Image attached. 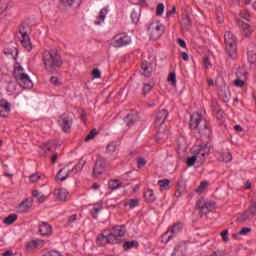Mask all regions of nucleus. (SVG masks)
Wrapping results in <instances>:
<instances>
[{"label":"nucleus","mask_w":256,"mask_h":256,"mask_svg":"<svg viewBox=\"0 0 256 256\" xmlns=\"http://www.w3.org/2000/svg\"><path fill=\"white\" fill-rule=\"evenodd\" d=\"M42 61L44 69L47 73H50V75L57 73V71L63 67V57L61 53L55 49L45 50L42 54Z\"/></svg>","instance_id":"nucleus-1"},{"label":"nucleus","mask_w":256,"mask_h":256,"mask_svg":"<svg viewBox=\"0 0 256 256\" xmlns=\"http://www.w3.org/2000/svg\"><path fill=\"white\" fill-rule=\"evenodd\" d=\"M14 77L23 89H33V81L29 75L23 72L21 65L14 67Z\"/></svg>","instance_id":"nucleus-2"},{"label":"nucleus","mask_w":256,"mask_h":256,"mask_svg":"<svg viewBox=\"0 0 256 256\" xmlns=\"http://www.w3.org/2000/svg\"><path fill=\"white\" fill-rule=\"evenodd\" d=\"M224 41L229 57L235 59L237 57V38H235L231 31H228L224 34Z\"/></svg>","instance_id":"nucleus-3"},{"label":"nucleus","mask_w":256,"mask_h":256,"mask_svg":"<svg viewBox=\"0 0 256 256\" xmlns=\"http://www.w3.org/2000/svg\"><path fill=\"white\" fill-rule=\"evenodd\" d=\"M167 117H169V111L167 109H162L156 114V118L154 121V125L157 130L156 139H163L165 136L163 133H165V129L161 130V125L167 121Z\"/></svg>","instance_id":"nucleus-4"},{"label":"nucleus","mask_w":256,"mask_h":256,"mask_svg":"<svg viewBox=\"0 0 256 256\" xmlns=\"http://www.w3.org/2000/svg\"><path fill=\"white\" fill-rule=\"evenodd\" d=\"M163 33H165V26L161 24V22L155 21L149 24L148 35H150V39L152 41H157V39H161Z\"/></svg>","instance_id":"nucleus-5"},{"label":"nucleus","mask_w":256,"mask_h":256,"mask_svg":"<svg viewBox=\"0 0 256 256\" xmlns=\"http://www.w3.org/2000/svg\"><path fill=\"white\" fill-rule=\"evenodd\" d=\"M139 119L138 114H128L126 117H124L120 124H117L114 127V131H121V129L122 131H129V128L133 127V125H135Z\"/></svg>","instance_id":"nucleus-6"},{"label":"nucleus","mask_w":256,"mask_h":256,"mask_svg":"<svg viewBox=\"0 0 256 256\" xmlns=\"http://www.w3.org/2000/svg\"><path fill=\"white\" fill-rule=\"evenodd\" d=\"M125 233H127V231L125 230V225L114 226L112 228V232L109 235L110 237H112L114 245H119L123 242L121 237H125Z\"/></svg>","instance_id":"nucleus-7"},{"label":"nucleus","mask_w":256,"mask_h":256,"mask_svg":"<svg viewBox=\"0 0 256 256\" xmlns=\"http://www.w3.org/2000/svg\"><path fill=\"white\" fill-rule=\"evenodd\" d=\"M129 43H131V36L125 33H119L114 36L112 46L115 47V49H119L126 47Z\"/></svg>","instance_id":"nucleus-8"},{"label":"nucleus","mask_w":256,"mask_h":256,"mask_svg":"<svg viewBox=\"0 0 256 256\" xmlns=\"http://www.w3.org/2000/svg\"><path fill=\"white\" fill-rule=\"evenodd\" d=\"M215 202H206L205 199H200L196 203V207L200 210L201 215H207L215 209Z\"/></svg>","instance_id":"nucleus-9"},{"label":"nucleus","mask_w":256,"mask_h":256,"mask_svg":"<svg viewBox=\"0 0 256 256\" xmlns=\"http://www.w3.org/2000/svg\"><path fill=\"white\" fill-rule=\"evenodd\" d=\"M58 123L60 127H62L64 133H67V131L71 129V125H73V118L71 117V114H62V117H60Z\"/></svg>","instance_id":"nucleus-10"},{"label":"nucleus","mask_w":256,"mask_h":256,"mask_svg":"<svg viewBox=\"0 0 256 256\" xmlns=\"http://www.w3.org/2000/svg\"><path fill=\"white\" fill-rule=\"evenodd\" d=\"M105 167H107V161L105 158L98 157L93 168V175H95V177L102 175L105 171Z\"/></svg>","instance_id":"nucleus-11"},{"label":"nucleus","mask_w":256,"mask_h":256,"mask_svg":"<svg viewBox=\"0 0 256 256\" xmlns=\"http://www.w3.org/2000/svg\"><path fill=\"white\" fill-rule=\"evenodd\" d=\"M107 243H110L111 245H115L113 242V238L110 234H108L107 236L103 233L98 234L97 238H96V244L98 247H105V245H107Z\"/></svg>","instance_id":"nucleus-12"},{"label":"nucleus","mask_w":256,"mask_h":256,"mask_svg":"<svg viewBox=\"0 0 256 256\" xmlns=\"http://www.w3.org/2000/svg\"><path fill=\"white\" fill-rule=\"evenodd\" d=\"M201 121H203V116L199 112H194L190 116V128L191 129H198L199 125L201 124Z\"/></svg>","instance_id":"nucleus-13"},{"label":"nucleus","mask_w":256,"mask_h":256,"mask_svg":"<svg viewBox=\"0 0 256 256\" xmlns=\"http://www.w3.org/2000/svg\"><path fill=\"white\" fill-rule=\"evenodd\" d=\"M199 133L202 141L211 139V128H209V124L207 122H204V124L199 127Z\"/></svg>","instance_id":"nucleus-14"},{"label":"nucleus","mask_w":256,"mask_h":256,"mask_svg":"<svg viewBox=\"0 0 256 256\" xmlns=\"http://www.w3.org/2000/svg\"><path fill=\"white\" fill-rule=\"evenodd\" d=\"M11 113V103L2 99L0 101V117H7V114Z\"/></svg>","instance_id":"nucleus-15"},{"label":"nucleus","mask_w":256,"mask_h":256,"mask_svg":"<svg viewBox=\"0 0 256 256\" xmlns=\"http://www.w3.org/2000/svg\"><path fill=\"white\" fill-rule=\"evenodd\" d=\"M39 233H40V235H43V236L52 235V233H53V227L50 226V224L47 223V222H42V223L39 225Z\"/></svg>","instance_id":"nucleus-16"},{"label":"nucleus","mask_w":256,"mask_h":256,"mask_svg":"<svg viewBox=\"0 0 256 256\" xmlns=\"http://www.w3.org/2000/svg\"><path fill=\"white\" fill-rule=\"evenodd\" d=\"M29 33H31V26L27 22H23L19 27L17 37H29Z\"/></svg>","instance_id":"nucleus-17"},{"label":"nucleus","mask_w":256,"mask_h":256,"mask_svg":"<svg viewBox=\"0 0 256 256\" xmlns=\"http://www.w3.org/2000/svg\"><path fill=\"white\" fill-rule=\"evenodd\" d=\"M211 152V148H209V144L200 145L198 149L194 151L195 155H202V157H209V153Z\"/></svg>","instance_id":"nucleus-18"},{"label":"nucleus","mask_w":256,"mask_h":256,"mask_svg":"<svg viewBox=\"0 0 256 256\" xmlns=\"http://www.w3.org/2000/svg\"><path fill=\"white\" fill-rule=\"evenodd\" d=\"M31 207H33V199L26 198L19 204V209L22 213L27 212Z\"/></svg>","instance_id":"nucleus-19"},{"label":"nucleus","mask_w":256,"mask_h":256,"mask_svg":"<svg viewBox=\"0 0 256 256\" xmlns=\"http://www.w3.org/2000/svg\"><path fill=\"white\" fill-rule=\"evenodd\" d=\"M183 229V223L181 222H177L175 223L173 226H171L167 232H165L163 235H162V239H165V237H167V234L168 233H179L181 232V230Z\"/></svg>","instance_id":"nucleus-20"},{"label":"nucleus","mask_w":256,"mask_h":256,"mask_svg":"<svg viewBox=\"0 0 256 256\" xmlns=\"http://www.w3.org/2000/svg\"><path fill=\"white\" fill-rule=\"evenodd\" d=\"M54 195L56 197L55 198L56 201H66L68 192H67V190H65L63 188H60V189H56L54 191Z\"/></svg>","instance_id":"nucleus-21"},{"label":"nucleus","mask_w":256,"mask_h":256,"mask_svg":"<svg viewBox=\"0 0 256 256\" xmlns=\"http://www.w3.org/2000/svg\"><path fill=\"white\" fill-rule=\"evenodd\" d=\"M41 149H43L44 153H47V151L53 153V151L57 149V144L55 141H48L41 146Z\"/></svg>","instance_id":"nucleus-22"},{"label":"nucleus","mask_w":256,"mask_h":256,"mask_svg":"<svg viewBox=\"0 0 256 256\" xmlns=\"http://www.w3.org/2000/svg\"><path fill=\"white\" fill-rule=\"evenodd\" d=\"M249 219H253V216L246 210L238 215L236 221L237 223H247Z\"/></svg>","instance_id":"nucleus-23"},{"label":"nucleus","mask_w":256,"mask_h":256,"mask_svg":"<svg viewBox=\"0 0 256 256\" xmlns=\"http://www.w3.org/2000/svg\"><path fill=\"white\" fill-rule=\"evenodd\" d=\"M21 45L24 47L25 50L31 51L33 49V44H31V39L29 36L26 37H19Z\"/></svg>","instance_id":"nucleus-24"},{"label":"nucleus","mask_w":256,"mask_h":256,"mask_svg":"<svg viewBox=\"0 0 256 256\" xmlns=\"http://www.w3.org/2000/svg\"><path fill=\"white\" fill-rule=\"evenodd\" d=\"M144 198H145L146 203H154V201L157 200V196H155V193L151 189H148L144 193Z\"/></svg>","instance_id":"nucleus-25"},{"label":"nucleus","mask_w":256,"mask_h":256,"mask_svg":"<svg viewBox=\"0 0 256 256\" xmlns=\"http://www.w3.org/2000/svg\"><path fill=\"white\" fill-rule=\"evenodd\" d=\"M239 26L241 27V29L244 32V37H250L251 33H253V30H251V26H249V24H247L245 22H240Z\"/></svg>","instance_id":"nucleus-26"},{"label":"nucleus","mask_w":256,"mask_h":256,"mask_svg":"<svg viewBox=\"0 0 256 256\" xmlns=\"http://www.w3.org/2000/svg\"><path fill=\"white\" fill-rule=\"evenodd\" d=\"M4 55H10L12 59H17V55H19V50L16 47L6 48L4 49Z\"/></svg>","instance_id":"nucleus-27"},{"label":"nucleus","mask_w":256,"mask_h":256,"mask_svg":"<svg viewBox=\"0 0 256 256\" xmlns=\"http://www.w3.org/2000/svg\"><path fill=\"white\" fill-rule=\"evenodd\" d=\"M218 159L224 163H229V161L233 160V156L231 155V152H222L219 154Z\"/></svg>","instance_id":"nucleus-28"},{"label":"nucleus","mask_w":256,"mask_h":256,"mask_svg":"<svg viewBox=\"0 0 256 256\" xmlns=\"http://www.w3.org/2000/svg\"><path fill=\"white\" fill-rule=\"evenodd\" d=\"M149 67H151V63L147 61L142 62L141 69L144 77H151V70H149Z\"/></svg>","instance_id":"nucleus-29"},{"label":"nucleus","mask_w":256,"mask_h":256,"mask_svg":"<svg viewBox=\"0 0 256 256\" xmlns=\"http://www.w3.org/2000/svg\"><path fill=\"white\" fill-rule=\"evenodd\" d=\"M65 7H79L81 5V0H60Z\"/></svg>","instance_id":"nucleus-30"},{"label":"nucleus","mask_w":256,"mask_h":256,"mask_svg":"<svg viewBox=\"0 0 256 256\" xmlns=\"http://www.w3.org/2000/svg\"><path fill=\"white\" fill-rule=\"evenodd\" d=\"M169 183H171L169 179L159 180L158 185L160 187V191H169L170 189Z\"/></svg>","instance_id":"nucleus-31"},{"label":"nucleus","mask_w":256,"mask_h":256,"mask_svg":"<svg viewBox=\"0 0 256 256\" xmlns=\"http://www.w3.org/2000/svg\"><path fill=\"white\" fill-rule=\"evenodd\" d=\"M181 25L184 29L188 30L191 27V17L185 14L182 16Z\"/></svg>","instance_id":"nucleus-32"},{"label":"nucleus","mask_w":256,"mask_h":256,"mask_svg":"<svg viewBox=\"0 0 256 256\" xmlns=\"http://www.w3.org/2000/svg\"><path fill=\"white\" fill-rule=\"evenodd\" d=\"M63 171H65V168H62L59 170L58 174L55 177L56 181L63 182L67 179V177H69V172H67L65 175H63Z\"/></svg>","instance_id":"nucleus-33"},{"label":"nucleus","mask_w":256,"mask_h":256,"mask_svg":"<svg viewBox=\"0 0 256 256\" xmlns=\"http://www.w3.org/2000/svg\"><path fill=\"white\" fill-rule=\"evenodd\" d=\"M17 219V214H10L8 217H6L3 220V223H5V225H13V223H15Z\"/></svg>","instance_id":"nucleus-34"},{"label":"nucleus","mask_w":256,"mask_h":256,"mask_svg":"<svg viewBox=\"0 0 256 256\" xmlns=\"http://www.w3.org/2000/svg\"><path fill=\"white\" fill-rule=\"evenodd\" d=\"M41 243H44V241L43 240H34V241L29 242L26 245V247H27V249H37V247H39Z\"/></svg>","instance_id":"nucleus-35"},{"label":"nucleus","mask_w":256,"mask_h":256,"mask_svg":"<svg viewBox=\"0 0 256 256\" xmlns=\"http://www.w3.org/2000/svg\"><path fill=\"white\" fill-rule=\"evenodd\" d=\"M108 187L109 189H111V191H115V189H119V187H121V183L119 182V180H111L108 183Z\"/></svg>","instance_id":"nucleus-36"},{"label":"nucleus","mask_w":256,"mask_h":256,"mask_svg":"<svg viewBox=\"0 0 256 256\" xmlns=\"http://www.w3.org/2000/svg\"><path fill=\"white\" fill-rule=\"evenodd\" d=\"M248 62L250 65H256V52L248 51Z\"/></svg>","instance_id":"nucleus-37"},{"label":"nucleus","mask_w":256,"mask_h":256,"mask_svg":"<svg viewBox=\"0 0 256 256\" xmlns=\"http://www.w3.org/2000/svg\"><path fill=\"white\" fill-rule=\"evenodd\" d=\"M168 81L171 83L172 87H177V75L175 72L169 74Z\"/></svg>","instance_id":"nucleus-38"},{"label":"nucleus","mask_w":256,"mask_h":256,"mask_svg":"<svg viewBox=\"0 0 256 256\" xmlns=\"http://www.w3.org/2000/svg\"><path fill=\"white\" fill-rule=\"evenodd\" d=\"M132 247H139V242L137 241H128L123 244V249H132Z\"/></svg>","instance_id":"nucleus-39"},{"label":"nucleus","mask_w":256,"mask_h":256,"mask_svg":"<svg viewBox=\"0 0 256 256\" xmlns=\"http://www.w3.org/2000/svg\"><path fill=\"white\" fill-rule=\"evenodd\" d=\"M136 163H137L138 169H143V167L147 165V160L143 157H137Z\"/></svg>","instance_id":"nucleus-40"},{"label":"nucleus","mask_w":256,"mask_h":256,"mask_svg":"<svg viewBox=\"0 0 256 256\" xmlns=\"http://www.w3.org/2000/svg\"><path fill=\"white\" fill-rule=\"evenodd\" d=\"M85 163H87V161L83 160V158L79 160V162L74 167L76 173H79V171L83 170V167H85Z\"/></svg>","instance_id":"nucleus-41"},{"label":"nucleus","mask_w":256,"mask_h":256,"mask_svg":"<svg viewBox=\"0 0 256 256\" xmlns=\"http://www.w3.org/2000/svg\"><path fill=\"white\" fill-rule=\"evenodd\" d=\"M125 206H129L130 209H134V207H137L139 205V199H130L124 204Z\"/></svg>","instance_id":"nucleus-42"},{"label":"nucleus","mask_w":256,"mask_h":256,"mask_svg":"<svg viewBox=\"0 0 256 256\" xmlns=\"http://www.w3.org/2000/svg\"><path fill=\"white\" fill-rule=\"evenodd\" d=\"M248 211V213L252 216V217H255V213H256V201H253L248 209L246 210Z\"/></svg>","instance_id":"nucleus-43"},{"label":"nucleus","mask_w":256,"mask_h":256,"mask_svg":"<svg viewBox=\"0 0 256 256\" xmlns=\"http://www.w3.org/2000/svg\"><path fill=\"white\" fill-rule=\"evenodd\" d=\"M209 185L208 182H201L199 187L196 189V193H203V191H205V189H207V186Z\"/></svg>","instance_id":"nucleus-44"},{"label":"nucleus","mask_w":256,"mask_h":256,"mask_svg":"<svg viewBox=\"0 0 256 256\" xmlns=\"http://www.w3.org/2000/svg\"><path fill=\"white\" fill-rule=\"evenodd\" d=\"M198 158L194 155L192 157H189L186 161V165L188 167H193V165H195V163L197 162Z\"/></svg>","instance_id":"nucleus-45"},{"label":"nucleus","mask_w":256,"mask_h":256,"mask_svg":"<svg viewBox=\"0 0 256 256\" xmlns=\"http://www.w3.org/2000/svg\"><path fill=\"white\" fill-rule=\"evenodd\" d=\"M95 135H97V129H92L89 134L86 136L85 141H91V139H95Z\"/></svg>","instance_id":"nucleus-46"},{"label":"nucleus","mask_w":256,"mask_h":256,"mask_svg":"<svg viewBox=\"0 0 256 256\" xmlns=\"http://www.w3.org/2000/svg\"><path fill=\"white\" fill-rule=\"evenodd\" d=\"M164 11H165V5H163V3L158 4L156 8V15L161 16L163 15Z\"/></svg>","instance_id":"nucleus-47"},{"label":"nucleus","mask_w":256,"mask_h":256,"mask_svg":"<svg viewBox=\"0 0 256 256\" xmlns=\"http://www.w3.org/2000/svg\"><path fill=\"white\" fill-rule=\"evenodd\" d=\"M116 150H117V145L110 143L107 145L106 153H115Z\"/></svg>","instance_id":"nucleus-48"},{"label":"nucleus","mask_w":256,"mask_h":256,"mask_svg":"<svg viewBox=\"0 0 256 256\" xmlns=\"http://www.w3.org/2000/svg\"><path fill=\"white\" fill-rule=\"evenodd\" d=\"M107 13H109V9H107V8H103L100 11V15H99L100 21H105V15H107Z\"/></svg>","instance_id":"nucleus-49"},{"label":"nucleus","mask_w":256,"mask_h":256,"mask_svg":"<svg viewBox=\"0 0 256 256\" xmlns=\"http://www.w3.org/2000/svg\"><path fill=\"white\" fill-rule=\"evenodd\" d=\"M31 183H37L39 179H41V175H38L37 173L30 175L29 177Z\"/></svg>","instance_id":"nucleus-50"},{"label":"nucleus","mask_w":256,"mask_h":256,"mask_svg":"<svg viewBox=\"0 0 256 256\" xmlns=\"http://www.w3.org/2000/svg\"><path fill=\"white\" fill-rule=\"evenodd\" d=\"M50 83H52V85H55L56 87H59V85H61V82L59 81V78L52 76L50 78Z\"/></svg>","instance_id":"nucleus-51"},{"label":"nucleus","mask_w":256,"mask_h":256,"mask_svg":"<svg viewBox=\"0 0 256 256\" xmlns=\"http://www.w3.org/2000/svg\"><path fill=\"white\" fill-rule=\"evenodd\" d=\"M92 75L94 79H101V71L99 69H93Z\"/></svg>","instance_id":"nucleus-52"},{"label":"nucleus","mask_w":256,"mask_h":256,"mask_svg":"<svg viewBox=\"0 0 256 256\" xmlns=\"http://www.w3.org/2000/svg\"><path fill=\"white\" fill-rule=\"evenodd\" d=\"M152 89H153V86H151L150 83L144 84V87H143L144 95H147V93H149V91H151Z\"/></svg>","instance_id":"nucleus-53"},{"label":"nucleus","mask_w":256,"mask_h":256,"mask_svg":"<svg viewBox=\"0 0 256 256\" xmlns=\"http://www.w3.org/2000/svg\"><path fill=\"white\" fill-rule=\"evenodd\" d=\"M248 233H251V228L244 227L238 232V235H247Z\"/></svg>","instance_id":"nucleus-54"},{"label":"nucleus","mask_w":256,"mask_h":256,"mask_svg":"<svg viewBox=\"0 0 256 256\" xmlns=\"http://www.w3.org/2000/svg\"><path fill=\"white\" fill-rule=\"evenodd\" d=\"M174 13H177V8L175 6H173V8L171 10H168L166 12V17L169 18V17H171V15H174Z\"/></svg>","instance_id":"nucleus-55"},{"label":"nucleus","mask_w":256,"mask_h":256,"mask_svg":"<svg viewBox=\"0 0 256 256\" xmlns=\"http://www.w3.org/2000/svg\"><path fill=\"white\" fill-rule=\"evenodd\" d=\"M227 235H229V231L227 230H224L222 233H221V236H222V239L225 243H227V241H229V238L227 237Z\"/></svg>","instance_id":"nucleus-56"},{"label":"nucleus","mask_w":256,"mask_h":256,"mask_svg":"<svg viewBox=\"0 0 256 256\" xmlns=\"http://www.w3.org/2000/svg\"><path fill=\"white\" fill-rule=\"evenodd\" d=\"M234 85H236V87H243V85H245V81L238 78L234 81Z\"/></svg>","instance_id":"nucleus-57"},{"label":"nucleus","mask_w":256,"mask_h":256,"mask_svg":"<svg viewBox=\"0 0 256 256\" xmlns=\"http://www.w3.org/2000/svg\"><path fill=\"white\" fill-rule=\"evenodd\" d=\"M194 156L200 163H205V159H207V157H203V154H195Z\"/></svg>","instance_id":"nucleus-58"},{"label":"nucleus","mask_w":256,"mask_h":256,"mask_svg":"<svg viewBox=\"0 0 256 256\" xmlns=\"http://www.w3.org/2000/svg\"><path fill=\"white\" fill-rule=\"evenodd\" d=\"M3 256H21V254H13V251L7 250L2 254Z\"/></svg>","instance_id":"nucleus-59"},{"label":"nucleus","mask_w":256,"mask_h":256,"mask_svg":"<svg viewBox=\"0 0 256 256\" xmlns=\"http://www.w3.org/2000/svg\"><path fill=\"white\" fill-rule=\"evenodd\" d=\"M48 254H49L50 256H62L61 253H60L59 251H57V250H50V251L48 252Z\"/></svg>","instance_id":"nucleus-60"},{"label":"nucleus","mask_w":256,"mask_h":256,"mask_svg":"<svg viewBox=\"0 0 256 256\" xmlns=\"http://www.w3.org/2000/svg\"><path fill=\"white\" fill-rule=\"evenodd\" d=\"M204 66L206 67V69H209V67H211V61L208 57L204 58Z\"/></svg>","instance_id":"nucleus-61"},{"label":"nucleus","mask_w":256,"mask_h":256,"mask_svg":"<svg viewBox=\"0 0 256 256\" xmlns=\"http://www.w3.org/2000/svg\"><path fill=\"white\" fill-rule=\"evenodd\" d=\"M75 221H77V216H76V214H73V215L69 216V218H68V223H73V222H75Z\"/></svg>","instance_id":"nucleus-62"},{"label":"nucleus","mask_w":256,"mask_h":256,"mask_svg":"<svg viewBox=\"0 0 256 256\" xmlns=\"http://www.w3.org/2000/svg\"><path fill=\"white\" fill-rule=\"evenodd\" d=\"M178 44L180 45V47H183V48L187 47L185 40H183L181 38L178 39Z\"/></svg>","instance_id":"nucleus-63"},{"label":"nucleus","mask_w":256,"mask_h":256,"mask_svg":"<svg viewBox=\"0 0 256 256\" xmlns=\"http://www.w3.org/2000/svg\"><path fill=\"white\" fill-rule=\"evenodd\" d=\"M41 193L39 192V190H33L32 191V197H36V199H38V197H40Z\"/></svg>","instance_id":"nucleus-64"}]
</instances>
